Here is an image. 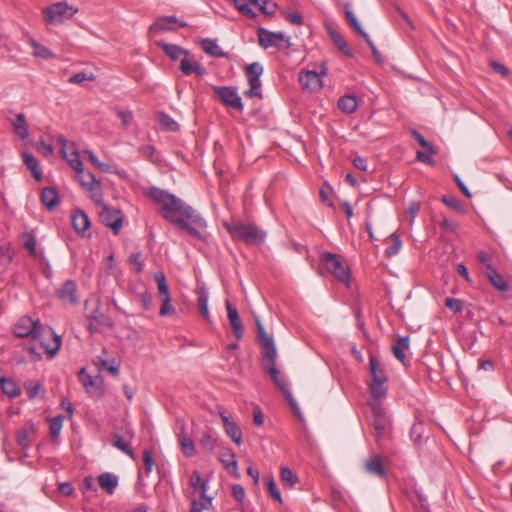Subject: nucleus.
Wrapping results in <instances>:
<instances>
[{
    "mask_svg": "<svg viewBox=\"0 0 512 512\" xmlns=\"http://www.w3.org/2000/svg\"><path fill=\"white\" fill-rule=\"evenodd\" d=\"M212 89L219 101L232 109L239 112L243 111V103L241 97L237 93V89L232 86H212Z\"/></svg>",
    "mask_w": 512,
    "mask_h": 512,
    "instance_id": "nucleus-10",
    "label": "nucleus"
},
{
    "mask_svg": "<svg viewBox=\"0 0 512 512\" xmlns=\"http://www.w3.org/2000/svg\"><path fill=\"white\" fill-rule=\"evenodd\" d=\"M117 115L124 126H128L133 119V113L129 110H118Z\"/></svg>",
    "mask_w": 512,
    "mask_h": 512,
    "instance_id": "nucleus-64",
    "label": "nucleus"
},
{
    "mask_svg": "<svg viewBox=\"0 0 512 512\" xmlns=\"http://www.w3.org/2000/svg\"><path fill=\"white\" fill-rule=\"evenodd\" d=\"M445 306L454 313H460L463 310V301L455 298H446Z\"/></svg>",
    "mask_w": 512,
    "mask_h": 512,
    "instance_id": "nucleus-59",
    "label": "nucleus"
},
{
    "mask_svg": "<svg viewBox=\"0 0 512 512\" xmlns=\"http://www.w3.org/2000/svg\"><path fill=\"white\" fill-rule=\"evenodd\" d=\"M255 324H256V328H257L259 344L262 347L261 355H269L272 353L273 354L276 353L277 349H276L274 340H273L272 336H270L266 332V330L259 318H255Z\"/></svg>",
    "mask_w": 512,
    "mask_h": 512,
    "instance_id": "nucleus-14",
    "label": "nucleus"
},
{
    "mask_svg": "<svg viewBox=\"0 0 512 512\" xmlns=\"http://www.w3.org/2000/svg\"><path fill=\"white\" fill-rule=\"evenodd\" d=\"M19 338L40 340V345L50 357H54L61 347V337L51 327H43L38 320L29 316L21 317L13 328Z\"/></svg>",
    "mask_w": 512,
    "mask_h": 512,
    "instance_id": "nucleus-2",
    "label": "nucleus"
},
{
    "mask_svg": "<svg viewBox=\"0 0 512 512\" xmlns=\"http://www.w3.org/2000/svg\"><path fill=\"white\" fill-rule=\"evenodd\" d=\"M364 469L367 473L377 476V477H385L386 472L382 463L380 456L374 455L364 461Z\"/></svg>",
    "mask_w": 512,
    "mask_h": 512,
    "instance_id": "nucleus-24",
    "label": "nucleus"
},
{
    "mask_svg": "<svg viewBox=\"0 0 512 512\" xmlns=\"http://www.w3.org/2000/svg\"><path fill=\"white\" fill-rule=\"evenodd\" d=\"M158 121L161 129L169 132H176L179 130V124L168 114L164 112L158 113Z\"/></svg>",
    "mask_w": 512,
    "mask_h": 512,
    "instance_id": "nucleus-42",
    "label": "nucleus"
},
{
    "mask_svg": "<svg viewBox=\"0 0 512 512\" xmlns=\"http://www.w3.org/2000/svg\"><path fill=\"white\" fill-rule=\"evenodd\" d=\"M201 447L208 453H213L215 448L216 439L210 432H204L199 440Z\"/></svg>",
    "mask_w": 512,
    "mask_h": 512,
    "instance_id": "nucleus-50",
    "label": "nucleus"
},
{
    "mask_svg": "<svg viewBox=\"0 0 512 512\" xmlns=\"http://www.w3.org/2000/svg\"><path fill=\"white\" fill-rule=\"evenodd\" d=\"M71 221L75 231L79 235L85 236V233L91 225L88 215L83 210H74L72 213Z\"/></svg>",
    "mask_w": 512,
    "mask_h": 512,
    "instance_id": "nucleus-20",
    "label": "nucleus"
},
{
    "mask_svg": "<svg viewBox=\"0 0 512 512\" xmlns=\"http://www.w3.org/2000/svg\"><path fill=\"white\" fill-rule=\"evenodd\" d=\"M190 485L194 489H200L202 492V498H205L207 491V482L204 481L198 471H194L190 477Z\"/></svg>",
    "mask_w": 512,
    "mask_h": 512,
    "instance_id": "nucleus-48",
    "label": "nucleus"
},
{
    "mask_svg": "<svg viewBox=\"0 0 512 512\" xmlns=\"http://www.w3.org/2000/svg\"><path fill=\"white\" fill-rule=\"evenodd\" d=\"M281 481L288 484L290 487L298 482V477L288 467H282L280 473Z\"/></svg>",
    "mask_w": 512,
    "mask_h": 512,
    "instance_id": "nucleus-53",
    "label": "nucleus"
},
{
    "mask_svg": "<svg viewBox=\"0 0 512 512\" xmlns=\"http://www.w3.org/2000/svg\"><path fill=\"white\" fill-rule=\"evenodd\" d=\"M179 444L181 446L182 452L187 457H193L196 454L195 444L194 442L187 436L182 428L181 433L179 434Z\"/></svg>",
    "mask_w": 512,
    "mask_h": 512,
    "instance_id": "nucleus-41",
    "label": "nucleus"
},
{
    "mask_svg": "<svg viewBox=\"0 0 512 512\" xmlns=\"http://www.w3.org/2000/svg\"><path fill=\"white\" fill-rule=\"evenodd\" d=\"M263 73V67L260 63L254 62L248 65L245 69V75L250 85V88L245 91V96L248 98L258 97L262 98L261 81L260 77Z\"/></svg>",
    "mask_w": 512,
    "mask_h": 512,
    "instance_id": "nucleus-8",
    "label": "nucleus"
},
{
    "mask_svg": "<svg viewBox=\"0 0 512 512\" xmlns=\"http://www.w3.org/2000/svg\"><path fill=\"white\" fill-rule=\"evenodd\" d=\"M401 245H402V242H401L400 237L398 235L393 234L391 243L386 248L385 254L389 257L398 254L401 249Z\"/></svg>",
    "mask_w": 512,
    "mask_h": 512,
    "instance_id": "nucleus-54",
    "label": "nucleus"
},
{
    "mask_svg": "<svg viewBox=\"0 0 512 512\" xmlns=\"http://www.w3.org/2000/svg\"><path fill=\"white\" fill-rule=\"evenodd\" d=\"M277 352L269 355H261V364L263 369L270 375L274 384L280 389L287 386L286 380L280 375V371L276 366Z\"/></svg>",
    "mask_w": 512,
    "mask_h": 512,
    "instance_id": "nucleus-12",
    "label": "nucleus"
},
{
    "mask_svg": "<svg viewBox=\"0 0 512 512\" xmlns=\"http://www.w3.org/2000/svg\"><path fill=\"white\" fill-rule=\"evenodd\" d=\"M277 5L271 0H261L258 9L266 15H273L276 11Z\"/></svg>",
    "mask_w": 512,
    "mask_h": 512,
    "instance_id": "nucleus-58",
    "label": "nucleus"
},
{
    "mask_svg": "<svg viewBox=\"0 0 512 512\" xmlns=\"http://www.w3.org/2000/svg\"><path fill=\"white\" fill-rule=\"evenodd\" d=\"M220 417L223 421L224 430L226 434L232 439V441L240 445L242 443V432L238 427L237 423L231 420L225 413V411L219 412Z\"/></svg>",
    "mask_w": 512,
    "mask_h": 512,
    "instance_id": "nucleus-19",
    "label": "nucleus"
},
{
    "mask_svg": "<svg viewBox=\"0 0 512 512\" xmlns=\"http://www.w3.org/2000/svg\"><path fill=\"white\" fill-rule=\"evenodd\" d=\"M368 405L372 413L373 434L377 445L386 447L391 435V422L386 415L385 408L379 401H369Z\"/></svg>",
    "mask_w": 512,
    "mask_h": 512,
    "instance_id": "nucleus-3",
    "label": "nucleus"
},
{
    "mask_svg": "<svg viewBox=\"0 0 512 512\" xmlns=\"http://www.w3.org/2000/svg\"><path fill=\"white\" fill-rule=\"evenodd\" d=\"M220 461L221 463L223 464V466L225 467V469L230 473L232 474L233 476L235 477H239L240 474L238 472V466H237V460H236V456L233 452H231L230 450L225 452V453H222L220 455Z\"/></svg>",
    "mask_w": 512,
    "mask_h": 512,
    "instance_id": "nucleus-31",
    "label": "nucleus"
},
{
    "mask_svg": "<svg viewBox=\"0 0 512 512\" xmlns=\"http://www.w3.org/2000/svg\"><path fill=\"white\" fill-rule=\"evenodd\" d=\"M386 383L387 381H371L369 384V392L372 399L370 401L381 402V400L387 396L388 387Z\"/></svg>",
    "mask_w": 512,
    "mask_h": 512,
    "instance_id": "nucleus-28",
    "label": "nucleus"
},
{
    "mask_svg": "<svg viewBox=\"0 0 512 512\" xmlns=\"http://www.w3.org/2000/svg\"><path fill=\"white\" fill-rule=\"evenodd\" d=\"M411 134H412V137L419 143V145L422 148H424L425 150H427L429 152L437 153V150L435 149V147L430 142H428L424 138V136L421 133H419L417 130H412Z\"/></svg>",
    "mask_w": 512,
    "mask_h": 512,
    "instance_id": "nucleus-55",
    "label": "nucleus"
},
{
    "mask_svg": "<svg viewBox=\"0 0 512 512\" xmlns=\"http://www.w3.org/2000/svg\"><path fill=\"white\" fill-rule=\"evenodd\" d=\"M157 45L160 46L163 52L172 60H177L179 58H183L189 55V51L176 45L169 44L164 41L157 42Z\"/></svg>",
    "mask_w": 512,
    "mask_h": 512,
    "instance_id": "nucleus-25",
    "label": "nucleus"
},
{
    "mask_svg": "<svg viewBox=\"0 0 512 512\" xmlns=\"http://www.w3.org/2000/svg\"><path fill=\"white\" fill-rule=\"evenodd\" d=\"M264 482L267 486V490L270 493L271 497L277 500L278 502L282 503V497L280 494V491L274 481V478L272 475H267L264 477Z\"/></svg>",
    "mask_w": 512,
    "mask_h": 512,
    "instance_id": "nucleus-47",
    "label": "nucleus"
},
{
    "mask_svg": "<svg viewBox=\"0 0 512 512\" xmlns=\"http://www.w3.org/2000/svg\"><path fill=\"white\" fill-rule=\"evenodd\" d=\"M102 205V210L99 213L101 223L112 229L113 233L117 235L123 224V218L119 209L111 208L107 205Z\"/></svg>",
    "mask_w": 512,
    "mask_h": 512,
    "instance_id": "nucleus-11",
    "label": "nucleus"
},
{
    "mask_svg": "<svg viewBox=\"0 0 512 512\" xmlns=\"http://www.w3.org/2000/svg\"><path fill=\"white\" fill-rule=\"evenodd\" d=\"M13 130L15 134L21 138L22 140H25L29 136V127L26 122V117L23 113H19L16 115V118L14 121H12Z\"/></svg>",
    "mask_w": 512,
    "mask_h": 512,
    "instance_id": "nucleus-32",
    "label": "nucleus"
},
{
    "mask_svg": "<svg viewBox=\"0 0 512 512\" xmlns=\"http://www.w3.org/2000/svg\"><path fill=\"white\" fill-rule=\"evenodd\" d=\"M40 200L49 211H53L58 206L60 197L55 188L45 187L41 191Z\"/></svg>",
    "mask_w": 512,
    "mask_h": 512,
    "instance_id": "nucleus-23",
    "label": "nucleus"
},
{
    "mask_svg": "<svg viewBox=\"0 0 512 512\" xmlns=\"http://www.w3.org/2000/svg\"><path fill=\"white\" fill-rule=\"evenodd\" d=\"M94 363L98 366L99 370L104 369L113 376H117L119 374V364L116 363L114 359L107 360L103 356H97Z\"/></svg>",
    "mask_w": 512,
    "mask_h": 512,
    "instance_id": "nucleus-39",
    "label": "nucleus"
},
{
    "mask_svg": "<svg viewBox=\"0 0 512 512\" xmlns=\"http://www.w3.org/2000/svg\"><path fill=\"white\" fill-rule=\"evenodd\" d=\"M86 392L91 395H102L104 393V380L101 375H96L91 380Z\"/></svg>",
    "mask_w": 512,
    "mask_h": 512,
    "instance_id": "nucleus-45",
    "label": "nucleus"
},
{
    "mask_svg": "<svg viewBox=\"0 0 512 512\" xmlns=\"http://www.w3.org/2000/svg\"><path fill=\"white\" fill-rule=\"evenodd\" d=\"M323 267L345 285L350 283L349 269L343 264L341 257L337 254L326 252L321 256Z\"/></svg>",
    "mask_w": 512,
    "mask_h": 512,
    "instance_id": "nucleus-5",
    "label": "nucleus"
},
{
    "mask_svg": "<svg viewBox=\"0 0 512 512\" xmlns=\"http://www.w3.org/2000/svg\"><path fill=\"white\" fill-rule=\"evenodd\" d=\"M437 153H432V152H429V151H417L416 152V159L421 162V163H424V164H427V165H433L434 164V159H433V155H436Z\"/></svg>",
    "mask_w": 512,
    "mask_h": 512,
    "instance_id": "nucleus-60",
    "label": "nucleus"
},
{
    "mask_svg": "<svg viewBox=\"0 0 512 512\" xmlns=\"http://www.w3.org/2000/svg\"><path fill=\"white\" fill-rule=\"evenodd\" d=\"M486 276L488 277L490 283L499 291L506 292L509 289V285L506 280L497 272V270L493 266L488 267V271H486Z\"/></svg>",
    "mask_w": 512,
    "mask_h": 512,
    "instance_id": "nucleus-29",
    "label": "nucleus"
},
{
    "mask_svg": "<svg viewBox=\"0 0 512 512\" xmlns=\"http://www.w3.org/2000/svg\"><path fill=\"white\" fill-rule=\"evenodd\" d=\"M100 487L109 495H112L118 486V477L112 473L105 472L98 476Z\"/></svg>",
    "mask_w": 512,
    "mask_h": 512,
    "instance_id": "nucleus-26",
    "label": "nucleus"
},
{
    "mask_svg": "<svg viewBox=\"0 0 512 512\" xmlns=\"http://www.w3.org/2000/svg\"><path fill=\"white\" fill-rule=\"evenodd\" d=\"M77 11V8L66 2H57L43 9V17L47 23L57 24L72 18Z\"/></svg>",
    "mask_w": 512,
    "mask_h": 512,
    "instance_id": "nucleus-7",
    "label": "nucleus"
},
{
    "mask_svg": "<svg viewBox=\"0 0 512 512\" xmlns=\"http://www.w3.org/2000/svg\"><path fill=\"white\" fill-rule=\"evenodd\" d=\"M344 13H345V20L350 28H352L357 34H359L364 41L368 44L370 47L372 54L377 62L381 61V54L376 48L373 41L370 39L369 35L362 29L360 23L358 22L355 14L351 10L350 3H345L343 5Z\"/></svg>",
    "mask_w": 512,
    "mask_h": 512,
    "instance_id": "nucleus-9",
    "label": "nucleus"
},
{
    "mask_svg": "<svg viewBox=\"0 0 512 512\" xmlns=\"http://www.w3.org/2000/svg\"><path fill=\"white\" fill-rule=\"evenodd\" d=\"M61 153H62L63 158H65L68 161V163L72 169H74L77 173H83V171H84L83 164L79 158V155L76 152H73V153H71L70 156H68L65 149H61Z\"/></svg>",
    "mask_w": 512,
    "mask_h": 512,
    "instance_id": "nucleus-46",
    "label": "nucleus"
},
{
    "mask_svg": "<svg viewBox=\"0 0 512 512\" xmlns=\"http://www.w3.org/2000/svg\"><path fill=\"white\" fill-rule=\"evenodd\" d=\"M338 108L347 114L354 113L358 108V101L355 96H343L338 100Z\"/></svg>",
    "mask_w": 512,
    "mask_h": 512,
    "instance_id": "nucleus-40",
    "label": "nucleus"
},
{
    "mask_svg": "<svg viewBox=\"0 0 512 512\" xmlns=\"http://www.w3.org/2000/svg\"><path fill=\"white\" fill-rule=\"evenodd\" d=\"M442 202L445 205H447L448 207H450L451 209L455 210V211H461L462 210V204L455 197L443 196L442 197Z\"/></svg>",
    "mask_w": 512,
    "mask_h": 512,
    "instance_id": "nucleus-62",
    "label": "nucleus"
},
{
    "mask_svg": "<svg viewBox=\"0 0 512 512\" xmlns=\"http://www.w3.org/2000/svg\"><path fill=\"white\" fill-rule=\"evenodd\" d=\"M180 70L185 75L195 73L198 76H203L204 74H206V69L200 63L195 61L194 56L190 53L188 56L183 57L181 59Z\"/></svg>",
    "mask_w": 512,
    "mask_h": 512,
    "instance_id": "nucleus-21",
    "label": "nucleus"
},
{
    "mask_svg": "<svg viewBox=\"0 0 512 512\" xmlns=\"http://www.w3.org/2000/svg\"><path fill=\"white\" fill-rule=\"evenodd\" d=\"M22 156H23V161H24L25 165L31 171L33 177L37 181H40L42 179V172L39 169L38 160L32 154L27 153V152H24L22 154Z\"/></svg>",
    "mask_w": 512,
    "mask_h": 512,
    "instance_id": "nucleus-38",
    "label": "nucleus"
},
{
    "mask_svg": "<svg viewBox=\"0 0 512 512\" xmlns=\"http://www.w3.org/2000/svg\"><path fill=\"white\" fill-rule=\"evenodd\" d=\"M30 44H31V46L34 49V53L33 54H34L35 57H38V58H41V59H45V60L55 58V54L49 48L39 44L35 40L32 39L30 41Z\"/></svg>",
    "mask_w": 512,
    "mask_h": 512,
    "instance_id": "nucleus-43",
    "label": "nucleus"
},
{
    "mask_svg": "<svg viewBox=\"0 0 512 512\" xmlns=\"http://www.w3.org/2000/svg\"><path fill=\"white\" fill-rule=\"evenodd\" d=\"M172 24H179L180 27H186L187 23L179 22L177 17L174 15L163 16L158 18L154 24L150 27L149 32L153 33L156 31H169L172 30Z\"/></svg>",
    "mask_w": 512,
    "mask_h": 512,
    "instance_id": "nucleus-22",
    "label": "nucleus"
},
{
    "mask_svg": "<svg viewBox=\"0 0 512 512\" xmlns=\"http://www.w3.org/2000/svg\"><path fill=\"white\" fill-rule=\"evenodd\" d=\"M201 47L205 53L216 58L224 57L226 55L217 42L209 38L201 41Z\"/></svg>",
    "mask_w": 512,
    "mask_h": 512,
    "instance_id": "nucleus-36",
    "label": "nucleus"
},
{
    "mask_svg": "<svg viewBox=\"0 0 512 512\" xmlns=\"http://www.w3.org/2000/svg\"><path fill=\"white\" fill-rule=\"evenodd\" d=\"M147 194L153 202L161 206L159 213L165 220L193 238L205 239L202 230L207 227V223L192 206L176 195L158 187H151Z\"/></svg>",
    "mask_w": 512,
    "mask_h": 512,
    "instance_id": "nucleus-1",
    "label": "nucleus"
},
{
    "mask_svg": "<svg viewBox=\"0 0 512 512\" xmlns=\"http://www.w3.org/2000/svg\"><path fill=\"white\" fill-rule=\"evenodd\" d=\"M113 446L117 449L124 452L126 455H128L130 458H134V452L131 449L128 442H126L121 436L115 435V439L113 441Z\"/></svg>",
    "mask_w": 512,
    "mask_h": 512,
    "instance_id": "nucleus-52",
    "label": "nucleus"
},
{
    "mask_svg": "<svg viewBox=\"0 0 512 512\" xmlns=\"http://www.w3.org/2000/svg\"><path fill=\"white\" fill-rule=\"evenodd\" d=\"M88 318L95 321L98 325L112 329L114 327V322L107 314L100 311L97 306L94 310H92L88 316Z\"/></svg>",
    "mask_w": 512,
    "mask_h": 512,
    "instance_id": "nucleus-37",
    "label": "nucleus"
},
{
    "mask_svg": "<svg viewBox=\"0 0 512 512\" xmlns=\"http://www.w3.org/2000/svg\"><path fill=\"white\" fill-rule=\"evenodd\" d=\"M95 79L96 76L92 72L81 71L72 75L68 81L71 84H82L84 81H94Z\"/></svg>",
    "mask_w": 512,
    "mask_h": 512,
    "instance_id": "nucleus-51",
    "label": "nucleus"
},
{
    "mask_svg": "<svg viewBox=\"0 0 512 512\" xmlns=\"http://www.w3.org/2000/svg\"><path fill=\"white\" fill-rule=\"evenodd\" d=\"M409 348V337H399L392 347L394 356L402 363H406V355L404 351Z\"/></svg>",
    "mask_w": 512,
    "mask_h": 512,
    "instance_id": "nucleus-34",
    "label": "nucleus"
},
{
    "mask_svg": "<svg viewBox=\"0 0 512 512\" xmlns=\"http://www.w3.org/2000/svg\"><path fill=\"white\" fill-rule=\"evenodd\" d=\"M329 36L333 42V44L341 51L344 55L348 57H352L353 53L346 40L341 36L339 32L336 30H330Z\"/></svg>",
    "mask_w": 512,
    "mask_h": 512,
    "instance_id": "nucleus-35",
    "label": "nucleus"
},
{
    "mask_svg": "<svg viewBox=\"0 0 512 512\" xmlns=\"http://www.w3.org/2000/svg\"><path fill=\"white\" fill-rule=\"evenodd\" d=\"M225 306H226V310H227L228 320L233 329V333H234L235 337L238 340H240V339H242L243 334H244V327L241 322L237 308L235 306H233L228 300H226Z\"/></svg>",
    "mask_w": 512,
    "mask_h": 512,
    "instance_id": "nucleus-18",
    "label": "nucleus"
},
{
    "mask_svg": "<svg viewBox=\"0 0 512 512\" xmlns=\"http://www.w3.org/2000/svg\"><path fill=\"white\" fill-rule=\"evenodd\" d=\"M224 227L235 240L249 245H259L264 242L266 233L254 224L241 221L224 222Z\"/></svg>",
    "mask_w": 512,
    "mask_h": 512,
    "instance_id": "nucleus-4",
    "label": "nucleus"
},
{
    "mask_svg": "<svg viewBox=\"0 0 512 512\" xmlns=\"http://www.w3.org/2000/svg\"><path fill=\"white\" fill-rule=\"evenodd\" d=\"M196 293L198 296L197 304L201 311V315L207 322H210L211 318H210V313L208 310V298H209L208 292H207L206 288L204 286H202L197 289Z\"/></svg>",
    "mask_w": 512,
    "mask_h": 512,
    "instance_id": "nucleus-30",
    "label": "nucleus"
},
{
    "mask_svg": "<svg viewBox=\"0 0 512 512\" xmlns=\"http://www.w3.org/2000/svg\"><path fill=\"white\" fill-rule=\"evenodd\" d=\"M0 388L10 398H16L21 394L20 387L10 378L0 377Z\"/></svg>",
    "mask_w": 512,
    "mask_h": 512,
    "instance_id": "nucleus-33",
    "label": "nucleus"
},
{
    "mask_svg": "<svg viewBox=\"0 0 512 512\" xmlns=\"http://www.w3.org/2000/svg\"><path fill=\"white\" fill-rule=\"evenodd\" d=\"M154 280L157 283L159 296L163 298L171 297L165 274L163 272H156Z\"/></svg>",
    "mask_w": 512,
    "mask_h": 512,
    "instance_id": "nucleus-44",
    "label": "nucleus"
},
{
    "mask_svg": "<svg viewBox=\"0 0 512 512\" xmlns=\"http://www.w3.org/2000/svg\"><path fill=\"white\" fill-rule=\"evenodd\" d=\"M64 417L62 415L53 417L49 421V431L53 438H58L63 427Z\"/></svg>",
    "mask_w": 512,
    "mask_h": 512,
    "instance_id": "nucleus-49",
    "label": "nucleus"
},
{
    "mask_svg": "<svg viewBox=\"0 0 512 512\" xmlns=\"http://www.w3.org/2000/svg\"><path fill=\"white\" fill-rule=\"evenodd\" d=\"M87 178H89V181H85L84 177H80L79 181L81 186L91 193V197L96 204H102L103 193L100 181L91 172L87 173Z\"/></svg>",
    "mask_w": 512,
    "mask_h": 512,
    "instance_id": "nucleus-17",
    "label": "nucleus"
},
{
    "mask_svg": "<svg viewBox=\"0 0 512 512\" xmlns=\"http://www.w3.org/2000/svg\"><path fill=\"white\" fill-rule=\"evenodd\" d=\"M175 313V309L172 305L171 297L163 298V303L159 310V315L161 317L170 316Z\"/></svg>",
    "mask_w": 512,
    "mask_h": 512,
    "instance_id": "nucleus-57",
    "label": "nucleus"
},
{
    "mask_svg": "<svg viewBox=\"0 0 512 512\" xmlns=\"http://www.w3.org/2000/svg\"><path fill=\"white\" fill-rule=\"evenodd\" d=\"M29 429L23 428L17 433V443L22 448H27L29 446Z\"/></svg>",
    "mask_w": 512,
    "mask_h": 512,
    "instance_id": "nucleus-61",
    "label": "nucleus"
},
{
    "mask_svg": "<svg viewBox=\"0 0 512 512\" xmlns=\"http://www.w3.org/2000/svg\"><path fill=\"white\" fill-rule=\"evenodd\" d=\"M56 294L62 302L71 305H77L79 303V298L77 295V284L73 280H66L57 290Z\"/></svg>",
    "mask_w": 512,
    "mask_h": 512,
    "instance_id": "nucleus-16",
    "label": "nucleus"
},
{
    "mask_svg": "<svg viewBox=\"0 0 512 512\" xmlns=\"http://www.w3.org/2000/svg\"><path fill=\"white\" fill-rule=\"evenodd\" d=\"M23 240H24V247L29 252V254L31 256H36V254H37L36 240H35L34 236L29 233H25L23 235Z\"/></svg>",
    "mask_w": 512,
    "mask_h": 512,
    "instance_id": "nucleus-56",
    "label": "nucleus"
},
{
    "mask_svg": "<svg viewBox=\"0 0 512 512\" xmlns=\"http://www.w3.org/2000/svg\"><path fill=\"white\" fill-rule=\"evenodd\" d=\"M25 389H26L28 397L30 399H33L37 396L39 389H40V385L33 381H27L25 383Z\"/></svg>",
    "mask_w": 512,
    "mask_h": 512,
    "instance_id": "nucleus-63",
    "label": "nucleus"
},
{
    "mask_svg": "<svg viewBox=\"0 0 512 512\" xmlns=\"http://www.w3.org/2000/svg\"><path fill=\"white\" fill-rule=\"evenodd\" d=\"M369 371L372 377V381L388 380L386 373L379 362V359L372 354L369 356Z\"/></svg>",
    "mask_w": 512,
    "mask_h": 512,
    "instance_id": "nucleus-27",
    "label": "nucleus"
},
{
    "mask_svg": "<svg viewBox=\"0 0 512 512\" xmlns=\"http://www.w3.org/2000/svg\"><path fill=\"white\" fill-rule=\"evenodd\" d=\"M258 42L263 49L276 48L287 49L292 44L290 37L285 35L283 32H272L266 28H258L257 30Z\"/></svg>",
    "mask_w": 512,
    "mask_h": 512,
    "instance_id": "nucleus-6",
    "label": "nucleus"
},
{
    "mask_svg": "<svg viewBox=\"0 0 512 512\" xmlns=\"http://www.w3.org/2000/svg\"><path fill=\"white\" fill-rule=\"evenodd\" d=\"M255 324H256V328H257L259 344L262 347L261 355H269L272 353L273 354L276 353L277 349H276L274 340H273L272 336H270L266 332V330L259 318H255Z\"/></svg>",
    "mask_w": 512,
    "mask_h": 512,
    "instance_id": "nucleus-15",
    "label": "nucleus"
},
{
    "mask_svg": "<svg viewBox=\"0 0 512 512\" xmlns=\"http://www.w3.org/2000/svg\"><path fill=\"white\" fill-rule=\"evenodd\" d=\"M327 71L322 68L320 72L306 71L299 75V82L304 90L317 91L322 88L321 76L326 75Z\"/></svg>",
    "mask_w": 512,
    "mask_h": 512,
    "instance_id": "nucleus-13",
    "label": "nucleus"
}]
</instances>
